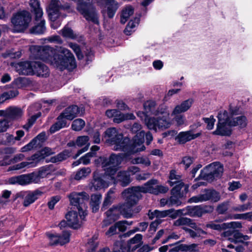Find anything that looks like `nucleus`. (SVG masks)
<instances>
[{
	"instance_id": "obj_1",
	"label": "nucleus",
	"mask_w": 252,
	"mask_h": 252,
	"mask_svg": "<svg viewBox=\"0 0 252 252\" xmlns=\"http://www.w3.org/2000/svg\"><path fill=\"white\" fill-rule=\"evenodd\" d=\"M31 57L46 62L61 70H72L76 67L75 58L70 51L63 47L32 45L30 48Z\"/></svg>"
},
{
	"instance_id": "obj_2",
	"label": "nucleus",
	"mask_w": 252,
	"mask_h": 252,
	"mask_svg": "<svg viewBox=\"0 0 252 252\" xmlns=\"http://www.w3.org/2000/svg\"><path fill=\"white\" fill-rule=\"evenodd\" d=\"M104 137L106 143L113 146V150L124 151L127 156L143 151L146 149L143 145L144 142L143 131L136 135L131 141L128 137H124L116 128L110 127L105 130Z\"/></svg>"
},
{
	"instance_id": "obj_3",
	"label": "nucleus",
	"mask_w": 252,
	"mask_h": 252,
	"mask_svg": "<svg viewBox=\"0 0 252 252\" xmlns=\"http://www.w3.org/2000/svg\"><path fill=\"white\" fill-rule=\"evenodd\" d=\"M124 158L123 154L113 153L108 157H100L95 160V163L103 168L105 176L108 177L114 184H119L121 186L125 187L131 182L130 174L126 171L122 170L119 171L115 176Z\"/></svg>"
},
{
	"instance_id": "obj_4",
	"label": "nucleus",
	"mask_w": 252,
	"mask_h": 252,
	"mask_svg": "<svg viewBox=\"0 0 252 252\" xmlns=\"http://www.w3.org/2000/svg\"><path fill=\"white\" fill-rule=\"evenodd\" d=\"M158 183L157 180L151 179L142 186L132 187L125 189L123 191V194L124 195H128V203L136 205L142 197L141 193L149 192L153 194V191L155 190V186Z\"/></svg>"
},
{
	"instance_id": "obj_5",
	"label": "nucleus",
	"mask_w": 252,
	"mask_h": 252,
	"mask_svg": "<svg viewBox=\"0 0 252 252\" xmlns=\"http://www.w3.org/2000/svg\"><path fill=\"white\" fill-rule=\"evenodd\" d=\"M122 196L125 200V202L119 204L117 205H114L105 212L106 216L108 220L114 221L119 218L120 213L125 218L129 219L132 218V213L131 208L135 204L128 203V195H124L122 192Z\"/></svg>"
},
{
	"instance_id": "obj_6",
	"label": "nucleus",
	"mask_w": 252,
	"mask_h": 252,
	"mask_svg": "<svg viewBox=\"0 0 252 252\" xmlns=\"http://www.w3.org/2000/svg\"><path fill=\"white\" fill-rule=\"evenodd\" d=\"M159 115H161L162 116L146 119V124L148 128L156 131L157 129H166L171 126V122L169 117V113L166 106L162 105L160 107Z\"/></svg>"
},
{
	"instance_id": "obj_7",
	"label": "nucleus",
	"mask_w": 252,
	"mask_h": 252,
	"mask_svg": "<svg viewBox=\"0 0 252 252\" xmlns=\"http://www.w3.org/2000/svg\"><path fill=\"white\" fill-rule=\"evenodd\" d=\"M223 167L219 162H213L201 171L199 178L209 182L220 178L222 174Z\"/></svg>"
},
{
	"instance_id": "obj_8",
	"label": "nucleus",
	"mask_w": 252,
	"mask_h": 252,
	"mask_svg": "<svg viewBox=\"0 0 252 252\" xmlns=\"http://www.w3.org/2000/svg\"><path fill=\"white\" fill-rule=\"evenodd\" d=\"M70 8V5L68 3L62 5L59 0H51L50 4L47 8V12L50 19L52 21L51 26L53 29H57L60 25V24L57 25L55 22L56 19L60 16V10H69Z\"/></svg>"
},
{
	"instance_id": "obj_9",
	"label": "nucleus",
	"mask_w": 252,
	"mask_h": 252,
	"mask_svg": "<svg viewBox=\"0 0 252 252\" xmlns=\"http://www.w3.org/2000/svg\"><path fill=\"white\" fill-rule=\"evenodd\" d=\"M218 123L216 129L213 132L214 135L228 136L232 132L231 126H228V112L224 110L220 111L218 115Z\"/></svg>"
},
{
	"instance_id": "obj_10",
	"label": "nucleus",
	"mask_w": 252,
	"mask_h": 252,
	"mask_svg": "<svg viewBox=\"0 0 252 252\" xmlns=\"http://www.w3.org/2000/svg\"><path fill=\"white\" fill-rule=\"evenodd\" d=\"M31 21V14L26 10L17 12L11 18V23L17 32H21L27 29Z\"/></svg>"
},
{
	"instance_id": "obj_11",
	"label": "nucleus",
	"mask_w": 252,
	"mask_h": 252,
	"mask_svg": "<svg viewBox=\"0 0 252 252\" xmlns=\"http://www.w3.org/2000/svg\"><path fill=\"white\" fill-rule=\"evenodd\" d=\"M68 197L70 204L76 207L78 211H82L84 214L87 208L85 202L88 201L89 195L84 191L79 193L73 192L68 195Z\"/></svg>"
},
{
	"instance_id": "obj_12",
	"label": "nucleus",
	"mask_w": 252,
	"mask_h": 252,
	"mask_svg": "<svg viewBox=\"0 0 252 252\" xmlns=\"http://www.w3.org/2000/svg\"><path fill=\"white\" fill-rule=\"evenodd\" d=\"M220 195L219 192L214 189H205L202 194L191 197L189 200V203H198L210 200L214 202L219 201Z\"/></svg>"
},
{
	"instance_id": "obj_13",
	"label": "nucleus",
	"mask_w": 252,
	"mask_h": 252,
	"mask_svg": "<svg viewBox=\"0 0 252 252\" xmlns=\"http://www.w3.org/2000/svg\"><path fill=\"white\" fill-rule=\"evenodd\" d=\"M91 2H92L91 0L90 2H86L83 5L79 6L78 11L87 21L98 25L99 24L98 15L95 9L90 5Z\"/></svg>"
},
{
	"instance_id": "obj_14",
	"label": "nucleus",
	"mask_w": 252,
	"mask_h": 252,
	"mask_svg": "<svg viewBox=\"0 0 252 252\" xmlns=\"http://www.w3.org/2000/svg\"><path fill=\"white\" fill-rule=\"evenodd\" d=\"M240 226L239 227H227V230L224 231L221 234L224 240H229L231 242H243L249 239L247 235H244L241 233L236 230V228H241V223L239 222Z\"/></svg>"
},
{
	"instance_id": "obj_15",
	"label": "nucleus",
	"mask_w": 252,
	"mask_h": 252,
	"mask_svg": "<svg viewBox=\"0 0 252 252\" xmlns=\"http://www.w3.org/2000/svg\"><path fill=\"white\" fill-rule=\"evenodd\" d=\"M78 213L75 211L68 212L65 215V218L67 220V225L74 229H77L80 227L82 224V220H83L85 216L87 215L86 211L83 214L82 211H78Z\"/></svg>"
},
{
	"instance_id": "obj_16",
	"label": "nucleus",
	"mask_w": 252,
	"mask_h": 252,
	"mask_svg": "<svg viewBox=\"0 0 252 252\" xmlns=\"http://www.w3.org/2000/svg\"><path fill=\"white\" fill-rule=\"evenodd\" d=\"M142 235L140 234H136L134 237L130 239L127 246H124L121 243L118 242L120 250H115V252H132L139 248L142 243Z\"/></svg>"
},
{
	"instance_id": "obj_17",
	"label": "nucleus",
	"mask_w": 252,
	"mask_h": 252,
	"mask_svg": "<svg viewBox=\"0 0 252 252\" xmlns=\"http://www.w3.org/2000/svg\"><path fill=\"white\" fill-rule=\"evenodd\" d=\"M35 175L33 173L13 176L8 179L9 184H18L21 186H26L32 183H36Z\"/></svg>"
},
{
	"instance_id": "obj_18",
	"label": "nucleus",
	"mask_w": 252,
	"mask_h": 252,
	"mask_svg": "<svg viewBox=\"0 0 252 252\" xmlns=\"http://www.w3.org/2000/svg\"><path fill=\"white\" fill-rule=\"evenodd\" d=\"M213 207L209 206H187L183 211H185L184 214L188 215L192 217H200L205 213H210L213 211Z\"/></svg>"
},
{
	"instance_id": "obj_19",
	"label": "nucleus",
	"mask_w": 252,
	"mask_h": 252,
	"mask_svg": "<svg viewBox=\"0 0 252 252\" xmlns=\"http://www.w3.org/2000/svg\"><path fill=\"white\" fill-rule=\"evenodd\" d=\"M41 194L42 192L38 190L33 191H23L17 193L16 197L23 199V205L25 207H28L33 203Z\"/></svg>"
},
{
	"instance_id": "obj_20",
	"label": "nucleus",
	"mask_w": 252,
	"mask_h": 252,
	"mask_svg": "<svg viewBox=\"0 0 252 252\" xmlns=\"http://www.w3.org/2000/svg\"><path fill=\"white\" fill-rule=\"evenodd\" d=\"M23 115V110L15 106H10L5 110H0V116H4L10 121L17 120L20 119Z\"/></svg>"
},
{
	"instance_id": "obj_21",
	"label": "nucleus",
	"mask_w": 252,
	"mask_h": 252,
	"mask_svg": "<svg viewBox=\"0 0 252 252\" xmlns=\"http://www.w3.org/2000/svg\"><path fill=\"white\" fill-rule=\"evenodd\" d=\"M159 106L157 108L156 103L153 100H148L145 102L144 104V112H139L137 113L138 116L142 118L143 116L145 117V120L148 119L147 116L148 115L153 114L156 116H158L159 113L160 111V107Z\"/></svg>"
},
{
	"instance_id": "obj_22",
	"label": "nucleus",
	"mask_w": 252,
	"mask_h": 252,
	"mask_svg": "<svg viewBox=\"0 0 252 252\" xmlns=\"http://www.w3.org/2000/svg\"><path fill=\"white\" fill-rule=\"evenodd\" d=\"M70 235V232L68 231H63L61 236L50 233L47 234L49 239V244L52 246H62L68 243L69 241Z\"/></svg>"
},
{
	"instance_id": "obj_23",
	"label": "nucleus",
	"mask_w": 252,
	"mask_h": 252,
	"mask_svg": "<svg viewBox=\"0 0 252 252\" xmlns=\"http://www.w3.org/2000/svg\"><path fill=\"white\" fill-rule=\"evenodd\" d=\"M33 63L34 62L25 61L18 63L15 66L17 72L22 75H33Z\"/></svg>"
},
{
	"instance_id": "obj_24",
	"label": "nucleus",
	"mask_w": 252,
	"mask_h": 252,
	"mask_svg": "<svg viewBox=\"0 0 252 252\" xmlns=\"http://www.w3.org/2000/svg\"><path fill=\"white\" fill-rule=\"evenodd\" d=\"M240 224L238 221H231L230 222H224L219 223L218 220L209 222L206 224V227L213 230L221 231L227 229V227H239Z\"/></svg>"
},
{
	"instance_id": "obj_25",
	"label": "nucleus",
	"mask_w": 252,
	"mask_h": 252,
	"mask_svg": "<svg viewBox=\"0 0 252 252\" xmlns=\"http://www.w3.org/2000/svg\"><path fill=\"white\" fill-rule=\"evenodd\" d=\"M46 139V133L42 132L38 134L36 137L33 138L28 144L24 146L21 149V152H26L31 150L34 148H36L37 146L39 145L41 143L43 142Z\"/></svg>"
},
{
	"instance_id": "obj_26",
	"label": "nucleus",
	"mask_w": 252,
	"mask_h": 252,
	"mask_svg": "<svg viewBox=\"0 0 252 252\" xmlns=\"http://www.w3.org/2000/svg\"><path fill=\"white\" fill-rule=\"evenodd\" d=\"M55 171V168L53 164H48L41 167L38 172H33L35 176L36 183H38L41 178H44L48 175L52 174Z\"/></svg>"
},
{
	"instance_id": "obj_27",
	"label": "nucleus",
	"mask_w": 252,
	"mask_h": 252,
	"mask_svg": "<svg viewBox=\"0 0 252 252\" xmlns=\"http://www.w3.org/2000/svg\"><path fill=\"white\" fill-rule=\"evenodd\" d=\"M201 135V133L198 132L193 134L192 130H188L187 131L180 132L176 138V140L180 144H185L192 139L199 137Z\"/></svg>"
},
{
	"instance_id": "obj_28",
	"label": "nucleus",
	"mask_w": 252,
	"mask_h": 252,
	"mask_svg": "<svg viewBox=\"0 0 252 252\" xmlns=\"http://www.w3.org/2000/svg\"><path fill=\"white\" fill-rule=\"evenodd\" d=\"M189 227L192 229L187 227H183V229L192 238H198L206 234V232L199 227L194 222L191 223Z\"/></svg>"
},
{
	"instance_id": "obj_29",
	"label": "nucleus",
	"mask_w": 252,
	"mask_h": 252,
	"mask_svg": "<svg viewBox=\"0 0 252 252\" xmlns=\"http://www.w3.org/2000/svg\"><path fill=\"white\" fill-rule=\"evenodd\" d=\"M34 68L33 75L35 74L39 77H47L49 75V69L44 63L40 62L33 63Z\"/></svg>"
},
{
	"instance_id": "obj_30",
	"label": "nucleus",
	"mask_w": 252,
	"mask_h": 252,
	"mask_svg": "<svg viewBox=\"0 0 252 252\" xmlns=\"http://www.w3.org/2000/svg\"><path fill=\"white\" fill-rule=\"evenodd\" d=\"M80 112V109L77 105H72L66 108L60 115L65 120H72L76 117Z\"/></svg>"
},
{
	"instance_id": "obj_31",
	"label": "nucleus",
	"mask_w": 252,
	"mask_h": 252,
	"mask_svg": "<svg viewBox=\"0 0 252 252\" xmlns=\"http://www.w3.org/2000/svg\"><path fill=\"white\" fill-rule=\"evenodd\" d=\"M193 103L192 98H189L183 101L180 104L177 105L173 110L172 115L181 114L187 111Z\"/></svg>"
},
{
	"instance_id": "obj_32",
	"label": "nucleus",
	"mask_w": 252,
	"mask_h": 252,
	"mask_svg": "<svg viewBox=\"0 0 252 252\" xmlns=\"http://www.w3.org/2000/svg\"><path fill=\"white\" fill-rule=\"evenodd\" d=\"M89 141V137L88 136H81L77 137L76 140V145L78 147H82L83 146H85V147L77 152V153L74 156V158H77L83 153L88 150L90 146Z\"/></svg>"
},
{
	"instance_id": "obj_33",
	"label": "nucleus",
	"mask_w": 252,
	"mask_h": 252,
	"mask_svg": "<svg viewBox=\"0 0 252 252\" xmlns=\"http://www.w3.org/2000/svg\"><path fill=\"white\" fill-rule=\"evenodd\" d=\"M175 186L171 189V194H175L179 197H184L188 191L189 187L183 182L175 184Z\"/></svg>"
},
{
	"instance_id": "obj_34",
	"label": "nucleus",
	"mask_w": 252,
	"mask_h": 252,
	"mask_svg": "<svg viewBox=\"0 0 252 252\" xmlns=\"http://www.w3.org/2000/svg\"><path fill=\"white\" fill-rule=\"evenodd\" d=\"M30 5L31 11L35 15V20L37 21L42 18L43 11L40 6V3L38 0H30Z\"/></svg>"
},
{
	"instance_id": "obj_35",
	"label": "nucleus",
	"mask_w": 252,
	"mask_h": 252,
	"mask_svg": "<svg viewBox=\"0 0 252 252\" xmlns=\"http://www.w3.org/2000/svg\"><path fill=\"white\" fill-rule=\"evenodd\" d=\"M247 118L244 116H240L234 118L229 116L228 126H238L239 127L243 128L247 126Z\"/></svg>"
},
{
	"instance_id": "obj_36",
	"label": "nucleus",
	"mask_w": 252,
	"mask_h": 252,
	"mask_svg": "<svg viewBox=\"0 0 252 252\" xmlns=\"http://www.w3.org/2000/svg\"><path fill=\"white\" fill-rule=\"evenodd\" d=\"M36 22L34 26L30 30L31 33L35 34H43L46 31V27L45 26V21L42 18L39 20L35 21Z\"/></svg>"
},
{
	"instance_id": "obj_37",
	"label": "nucleus",
	"mask_w": 252,
	"mask_h": 252,
	"mask_svg": "<svg viewBox=\"0 0 252 252\" xmlns=\"http://www.w3.org/2000/svg\"><path fill=\"white\" fill-rule=\"evenodd\" d=\"M135 118V117L132 113L124 114L118 110L113 119V122L115 123L119 124L124 121L134 120Z\"/></svg>"
},
{
	"instance_id": "obj_38",
	"label": "nucleus",
	"mask_w": 252,
	"mask_h": 252,
	"mask_svg": "<svg viewBox=\"0 0 252 252\" xmlns=\"http://www.w3.org/2000/svg\"><path fill=\"white\" fill-rule=\"evenodd\" d=\"M66 126V121L61 115H59L57 118V122L50 127L49 130L51 133H54Z\"/></svg>"
},
{
	"instance_id": "obj_39",
	"label": "nucleus",
	"mask_w": 252,
	"mask_h": 252,
	"mask_svg": "<svg viewBox=\"0 0 252 252\" xmlns=\"http://www.w3.org/2000/svg\"><path fill=\"white\" fill-rule=\"evenodd\" d=\"M119 7V4L116 1H112L109 2H106L105 7L106 8L108 17L110 18H113Z\"/></svg>"
},
{
	"instance_id": "obj_40",
	"label": "nucleus",
	"mask_w": 252,
	"mask_h": 252,
	"mask_svg": "<svg viewBox=\"0 0 252 252\" xmlns=\"http://www.w3.org/2000/svg\"><path fill=\"white\" fill-rule=\"evenodd\" d=\"M92 184L93 187L95 190L107 188L109 186V184L107 182L104 181L101 177L96 176L95 173L94 174Z\"/></svg>"
},
{
	"instance_id": "obj_41",
	"label": "nucleus",
	"mask_w": 252,
	"mask_h": 252,
	"mask_svg": "<svg viewBox=\"0 0 252 252\" xmlns=\"http://www.w3.org/2000/svg\"><path fill=\"white\" fill-rule=\"evenodd\" d=\"M101 198L102 196L100 194H93L91 196L90 205L93 212L98 210Z\"/></svg>"
},
{
	"instance_id": "obj_42",
	"label": "nucleus",
	"mask_w": 252,
	"mask_h": 252,
	"mask_svg": "<svg viewBox=\"0 0 252 252\" xmlns=\"http://www.w3.org/2000/svg\"><path fill=\"white\" fill-rule=\"evenodd\" d=\"M134 10L132 6H126L122 11L120 22L124 24L127 21L129 17L133 13Z\"/></svg>"
},
{
	"instance_id": "obj_43",
	"label": "nucleus",
	"mask_w": 252,
	"mask_h": 252,
	"mask_svg": "<svg viewBox=\"0 0 252 252\" xmlns=\"http://www.w3.org/2000/svg\"><path fill=\"white\" fill-rule=\"evenodd\" d=\"M70 152L69 151L65 150L62 152L59 153L57 155L51 157L50 161L53 163H56L58 162L62 161L63 160L66 159L67 158L70 157Z\"/></svg>"
},
{
	"instance_id": "obj_44",
	"label": "nucleus",
	"mask_w": 252,
	"mask_h": 252,
	"mask_svg": "<svg viewBox=\"0 0 252 252\" xmlns=\"http://www.w3.org/2000/svg\"><path fill=\"white\" fill-rule=\"evenodd\" d=\"M139 21L140 18L137 17L130 21L124 30L125 33L126 35H130L134 31V29L138 25Z\"/></svg>"
},
{
	"instance_id": "obj_45",
	"label": "nucleus",
	"mask_w": 252,
	"mask_h": 252,
	"mask_svg": "<svg viewBox=\"0 0 252 252\" xmlns=\"http://www.w3.org/2000/svg\"><path fill=\"white\" fill-rule=\"evenodd\" d=\"M131 163L133 164H140L144 165L145 166H149L151 164L150 159L148 157L144 156L132 158L131 160Z\"/></svg>"
},
{
	"instance_id": "obj_46",
	"label": "nucleus",
	"mask_w": 252,
	"mask_h": 252,
	"mask_svg": "<svg viewBox=\"0 0 252 252\" xmlns=\"http://www.w3.org/2000/svg\"><path fill=\"white\" fill-rule=\"evenodd\" d=\"M173 212V209H172L164 211H158L156 210L153 213H152V216H150V218L152 219L154 217H156L157 218L156 219L159 220L160 218H163L168 216L171 214V213H172Z\"/></svg>"
},
{
	"instance_id": "obj_47",
	"label": "nucleus",
	"mask_w": 252,
	"mask_h": 252,
	"mask_svg": "<svg viewBox=\"0 0 252 252\" xmlns=\"http://www.w3.org/2000/svg\"><path fill=\"white\" fill-rule=\"evenodd\" d=\"M169 184L171 186H173L175 184L179 183V182H182L181 176L177 174L175 170H171L169 174Z\"/></svg>"
},
{
	"instance_id": "obj_48",
	"label": "nucleus",
	"mask_w": 252,
	"mask_h": 252,
	"mask_svg": "<svg viewBox=\"0 0 252 252\" xmlns=\"http://www.w3.org/2000/svg\"><path fill=\"white\" fill-rule=\"evenodd\" d=\"M193 222L194 221L186 217H180L174 221L173 225L175 226L187 225L189 227L191 225V223H193Z\"/></svg>"
},
{
	"instance_id": "obj_49",
	"label": "nucleus",
	"mask_w": 252,
	"mask_h": 252,
	"mask_svg": "<svg viewBox=\"0 0 252 252\" xmlns=\"http://www.w3.org/2000/svg\"><path fill=\"white\" fill-rule=\"evenodd\" d=\"M60 33L65 38L71 39H75L76 38V35L74 33L73 30L67 26H65L60 31Z\"/></svg>"
},
{
	"instance_id": "obj_50",
	"label": "nucleus",
	"mask_w": 252,
	"mask_h": 252,
	"mask_svg": "<svg viewBox=\"0 0 252 252\" xmlns=\"http://www.w3.org/2000/svg\"><path fill=\"white\" fill-rule=\"evenodd\" d=\"M91 172L89 167H84L78 171L75 176V179L79 180L87 177Z\"/></svg>"
},
{
	"instance_id": "obj_51",
	"label": "nucleus",
	"mask_w": 252,
	"mask_h": 252,
	"mask_svg": "<svg viewBox=\"0 0 252 252\" xmlns=\"http://www.w3.org/2000/svg\"><path fill=\"white\" fill-rule=\"evenodd\" d=\"M85 126V122L83 120L77 119L73 121L71 127L75 131H80Z\"/></svg>"
},
{
	"instance_id": "obj_52",
	"label": "nucleus",
	"mask_w": 252,
	"mask_h": 252,
	"mask_svg": "<svg viewBox=\"0 0 252 252\" xmlns=\"http://www.w3.org/2000/svg\"><path fill=\"white\" fill-rule=\"evenodd\" d=\"M182 252H196L199 251L198 245L196 244L190 245L182 244Z\"/></svg>"
},
{
	"instance_id": "obj_53",
	"label": "nucleus",
	"mask_w": 252,
	"mask_h": 252,
	"mask_svg": "<svg viewBox=\"0 0 252 252\" xmlns=\"http://www.w3.org/2000/svg\"><path fill=\"white\" fill-rule=\"evenodd\" d=\"M172 116H174V120L175 122L176 123V125L177 126H180L184 125L186 122V119L185 116L181 114H174L172 115Z\"/></svg>"
},
{
	"instance_id": "obj_54",
	"label": "nucleus",
	"mask_w": 252,
	"mask_h": 252,
	"mask_svg": "<svg viewBox=\"0 0 252 252\" xmlns=\"http://www.w3.org/2000/svg\"><path fill=\"white\" fill-rule=\"evenodd\" d=\"M172 195L168 198V202H169V206L175 205L178 206L181 205V202L180 200V198L184 197H179L175 194H171Z\"/></svg>"
},
{
	"instance_id": "obj_55",
	"label": "nucleus",
	"mask_w": 252,
	"mask_h": 252,
	"mask_svg": "<svg viewBox=\"0 0 252 252\" xmlns=\"http://www.w3.org/2000/svg\"><path fill=\"white\" fill-rule=\"evenodd\" d=\"M69 46L74 51L79 60H81L83 58L80 48L77 44L70 43L69 44Z\"/></svg>"
},
{
	"instance_id": "obj_56",
	"label": "nucleus",
	"mask_w": 252,
	"mask_h": 252,
	"mask_svg": "<svg viewBox=\"0 0 252 252\" xmlns=\"http://www.w3.org/2000/svg\"><path fill=\"white\" fill-rule=\"evenodd\" d=\"M228 208V203L227 202H224L217 206L216 211L219 214H224L227 211Z\"/></svg>"
},
{
	"instance_id": "obj_57",
	"label": "nucleus",
	"mask_w": 252,
	"mask_h": 252,
	"mask_svg": "<svg viewBox=\"0 0 252 252\" xmlns=\"http://www.w3.org/2000/svg\"><path fill=\"white\" fill-rule=\"evenodd\" d=\"M168 189V188L166 186L157 184L155 186V190L153 191V194L158 195L159 193H165L167 192Z\"/></svg>"
},
{
	"instance_id": "obj_58",
	"label": "nucleus",
	"mask_w": 252,
	"mask_h": 252,
	"mask_svg": "<svg viewBox=\"0 0 252 252\" xmlns=\"http://www.w3.org/2000/svg\"><path fill=\"white\" fill-rule=\"evenodd\" d=\"M203 120L207 124L208 129L211 130L213 128L216 120L213 116H211L210 118H203Z\"/></svg>"
},
{
	"instance_id": "obj_59",
	"label": "nucleus",
	"mask_w": 252,
	"mask_h": 252,
	"mask_svg": "<svg viewBox=\"0 0 252 252\" xmlns=\"http://www.w3.org/2000/svg\"><path fill=\"white\" fill-rule=\"evenodd\" d=\"M251 203H248L245 204L240 205L237 206H234L232 210L234 211L244 212L250 209Z\"/></svg>"
},
{
	"instance_id": "obj_60",
	"label": "nucleus",
	"mask_w": 252,
	"mask_h": 252,
	"mask_svg": "<svg viewBox=\"0 0 252 252\" xmlns=\"http://www.w3.org/2000/svg\"><path fill=\"white\" fill-rule=\"evenodd\" d=\"M93 157V152H89L85 154L84 156L80 158V160L83 164L87 165L90 163L91 158Z\"/></svg>"
},
{
	"instance_id": "obj_61",
	"label": "nucleus",
	"mask_w": 252,
	"mask_h": 252,
	"mask_svg": "<svg viewBox=\"0 0 252 252\" xmlns=\"http://www.w3.org/2000/svg\"><path fill=\"white\" fill-rule=\"evenodd\" d=\"M98 246L97 242H95L94 240V238L90 240L88 242V252H94Z\"/></svg>"
},
{
	"instance_id": "obj_62",
	"label": "nucleus",
	"mask_w": 252,
	"mask_h": 252,
	"mask_svg": "<svg viewBox=\"0 0 252 252\" xmlns=\"http://www.w3.org/2000/svg\"><path fill=\"white\" fill-rule=\"evenodd\" d=\"M61 198L59 196H55L51 197L50 200L48 203V206L50 209L54 208L55 204L59 201Z\"/></svg>"
},
{
	"instance_id": "obj_63",
	"label": "nucleus",
	"mask_w": 252,
	"mask_h": 252,
	"mask_svg": "<svg viewBox=\"0 0 252 252\" xmlns=\"http://www.w3.org/2000/svg\"><path fill=\"white\" fill-rule=\"evenodd\" d=\"M16 141H17L16 138L13 135L6 134L5 140L4 141L5 144L12 145L15 143Z\"/></svg>"
},
{
	"instance_id": "obj_64",
	"label": "nucleus",
	"mask_w": 252,
	"mask_h": 252,
	"mask_svg": "<svg viewBox=\"0 0 252 252\" xmlns=\"http://www.w3.org/2000/svg\"><path fill=\"white\" fill-rule=\"evenodd\" d=\"M6 98L11 99L17 96L18 94V91L17 90H12L3 93Z\"/></svg>"
}]
</instances>
